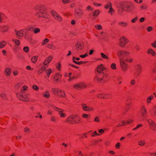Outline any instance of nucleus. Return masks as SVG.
<instances>
[{
	"mask_svg": "<svg viewBox=\"0 0 156 156\" xmlns=\"http://www.w3.org/2000/svg\"><path fill=\"white\" fill-rule=\"evenodd\" d=\"M35 16L37 17H43L46 19H49L50 16L44 11L37 12L35 13Z\"/></svg>",
	"mask_w": 156,
	"mask_h": 156,
	"instance_id": "nucleus-1",
	"label": "nucleus"
},
{
	"mask_svg": "<svg viewBox=\"0 0 156 156\" xmlns=\"http://www.w3.org/2000/svg\"><path fill=\"white\" fill-rule=\"evenodd\" d=\"M120 66L122 71L125 72L128 68V64L122 58H119Z\"/></svg>",
	"mask_w": 156,
	"mask_h": 156,
	"instance_id": "nucleus-2",
	"label": "nucleus"
},
{
	"mask_svg": "<svg viewBox=\"0 0 156 156\" xmlns=\"http://www.w3.org/2000/svg\"><path fill=\"white\" fill-rule=\"evenodd\" d=\"M130 54L129 52L126 51L120 50L118 51L117 53V56L120 58L122 57H125L128 56Z\"/></svg>",
	"mask_w": 156,
	"mask_h": 156,
	"instance_id": "nucleus-3",
	"label": "nucleus"
},
{
	"mask_svg": "<svg viewBox=\"0 0 156 156\" xmlns=\"http://www.w3.org/2000/svg\"><path fill=\"white\" fill-rule=\"evenodd\" d=\"M29 95L28 94H25L24 96L20 94L17 95L18 98L23 101H29Z\"/></svg>",
	"mask_w": 156,
	"mask_h": 156,
	"instance_id": "nucleus-4",
	"label": "nucleus"
},
{
	"mask_svg": "<svg viewBox=\"0 0 156 156\" xmlns=\"http://www.w3.org/2000/svg\"><path fill=\"white\" fill-rule=\"evenodd\" d=\"M128 41V40L126 37H121L119 39L120 46L122 47H123Z\"/></svg>",
	"mask_w": 156,
	"mask_h": 156,
	"instance_id": "nucleus-5",
	"label": "nucleus"
},
{
	"mask_svg": "<svg viewBox=\"0 0 156 156\" xmlns=\"http://www.w3.org/2000/svg\"><path fill=\"white\" fill-rule=\"evenodd\" d=\"M80 121V119H79L77 121L75 120L74 116L71 115L69 116L66 120V122L70 123H79Z\"/></svg>",
	"mask_w": 156,
	"mask_h": 156,
	"instance_id": "nucleus-6",
	"label": "nucleus"
},
{
	"mask_svg": "<svg viewBox=\"0 0 156 156\" xmlns=\"http://www.w3.org/2000/svg\"><path fill=\"white\" fill-rule=\"evenodd\" d=\"M51 13L52 16L56 20L59 22L62 21V18L55 11L52 10L51 11Z\"/></svg>",
	"mask_w": 156,
	"mask_h": 156,
	"instance_id": "nucleus-7",
	"label": "nucleus"
},
{
	"mask_svg": "<svg viewBox=\"0 0 156 156\" xmlns=\"http://www.w3.org/2000/svg\"><path fill=\"white\" fill-rule=\"evenodd\" d=\"M15 32L17 36L19 37H23L27 34V32L25 29H22L18 31L15 30Z\"/></svg>",
	"mask_w": 156,
	"mask_h": 156,
	"instance_id": "nucleus-8",
	"label": "nucleus"
},
{
	"mask_svg": "<svg viewBox=\"0 0 156 156\" xmlns=\"http://www.w3.org/2000/svg\"><path fill=\"white\" fill-rule=\"evenodd\" d=\"M55 110L58 112L61 117H65L66 115V111L61 108H56Z\"/></svg>",
	"mask_w": 156,
	"mask_h": 156,
	"instance_id": "nucleus-9",
	"label": "nucleus"
},
{
	"mask_svg": "<svg viewBox=\"0 0 156 156\" xmlns=\"http://www.w3.org/2000/svg\"><path fill=\"white\" fill-rule=\"evenodd\" d=\"M9 26L7 24H3L0 26V32L1 33L7 32L9 29Z\"/></svg>",
	"mask_w": 156,
	"mask_h": 156,
	"instance_id": "nucleus-10",
	"label": "nucleus"
},
{
	"mask_svg": "<svg viewBox=\"0 0 156 156\" xmlns=\"http://www.w3.org/2000/svg\"><path fill=\"white\" fill-rule=\"evenodd\" d=\"M136 69L137 72L135 73V76L137 77L140 75L141 73L142 70V67L141 65L140 64H138L136 65Z\"/></svg>",
	"mask_w": 156,
	"mask_h": 156,
	"instance_id": "nucleus-11",
	"label": "nucleus"
},
{
	"mask_svg": "<svg viewBox=\"0 0 156 156\" xmlns=\"http://www.w3.org/2000/svg\"><path fill=\"white\" fill-rule=\"evenodd\" d=\"M147 121L149 123L150 128L154 131H156V124L151 119H147Z\"/></svg>",
	"mask_w": 156,
	"mask_h": 156,
	"instance_id": "nucleus-12",
	"label": "nucleus"
},
{
	"mask_svg": "<svg viewBox=\"0 0 156 156\" xmlns=\"http://www.w3.org/2000/svg\"><path fill=\"white\" fill-rule=\"evenodd\" d=\"M45 7L44 5H38L35 6L34 9L39 11H45Z\"/></svg>",
	"mask_w": 156,
	"mask_h": 156,
	"instance_id": "nucleus-13",
	"label": "nucleus"
},
{
	"mask_svg": "<svg viewBox=\"0 0 156 156\" xmlns=\"http://www.w3.org/2000/svg\"><path fill=\"white\" fill-rule=\"evenodd\" d=\"M62 75L59 73H56L53 78V80L58 82L61 81L62 79Z\"/></svg>",
	"mask_w": 156,
	"mask_h": 156,
	"instance_id": "nucleus-14",
	"label": "nucleus"
},
{
	"mask_svg": "<svg viewBox=\"0 0 156 156\" xmlns=\"http://www.w3.org/2000/svg\"><path fill=\"white\" fill-rule=\"evenodd\" d=\"M53 58V56L52 55H50L47 57L43 62V65L46 66L49 63Z\"/></svg>",
	"mask_w": 156,
	"mask_h": 156,
	"instance_id": "nucleus-15",
	"label": "nucleus"
},
{
	"mask_svg": "<svg viewBox=\"0 0 156 156\" xmlns=\"http://www.w3.org/2000/svg\"><path fill=\"white\" fill-rule=\"evenodd\" d=\"M84 46V43L82 42H78L75 45V48L78 50H80L83 49Z\"/></svg>",
	"mask_w": 156,
	"mask_h": 156,
	"instance_id": "nucleus-16",
	"label": "nucleus"
},
{
	"mask_svg": "<svg viewBox=\"0 0 156 156\" xmlns=\"http://www.w3.org/2000/svg\"><path fill=\"white\" fill-rule=\"evenodd\" d=\"M147 53L148 55H151L153 56H155L156 55V53L153 49L152 48H148L147 51Z\"/></svg>",
	"mask_w": 156,
	"mask_h": 156,
	"instance_id": "nucleus-17",
	"label": "nucleus"
},
{
	"mask_svg": "<svg viewBox=\"0 0 156 156\" xmlns=\"http://www.w3.org/2000/svg\"><path fill=\"white\" fill-rule=\"evenodd\" d=\"M45 72L46 74L47 77L49 78L50 77L51 74L53 73V71L51 69L48 68L47 69H46Z\"/></svg>",
	"mask_w": 156,
	"mask_h": 156,
	"instance_id": "nucleus-18",
	"label": "nucleus"
},
{
	"mask_svg": "<svg viewBox=\"0 0 156 156\" xmlns=\"http://www.w3.org/2000/svg\"><path fill=\"white\" fill-rule=\"evenodd\" d=\"M5 74L6 76H9L11 73V70L9 67L6 68L4 71Z\"/></svg>",
	"mask_w": 156,
	"mask_h": 156,
	"instance_id": "nucleus-19",
	"label": "nucleus"
},
{
	"mask_svg": "<svg viewBox=\"0 0 156 156\" xmlns=\"http://www.w3.org/2000/svg\"><path fill=\"white\" fill-rule=\"evenodd\" d=\"M105 69L103 67V65L102 64H101L98 66L97 71L98 72L101 73Z\"/></svg>",
	"mask_w": 156,
	"mask_h": 156,
	"instance_id": "nucleus-20",
	"label": "nucleus"
},
{
	"mask_svg": "<svg viewBox=\"0 0 156 156\" xmlns=\"http://www.w3.org/2000/svg\"><path fill=\"white\" fill-rule=\"evenodd\" d=\"M73 62L77 64L80 65L81 64H84L87 63L86 62H84V61H80V62H77L75 61V57H73Z\"/></svg>",
	"mask_w": 156,
	"mask_h": 156,
	"instance_id": "nucleus-21",
	"label": "nucleus"
},
{
	"mask_svg": "<svg viewBox=\"0 0 156 156\" xmlns=\"http://www.w3.org/2000/svg\"><path fill=\"white\" fill-rule=\"evenodd\" d=\"M60 89L58 88H53L51 89V92L54 94L58 95V94Z\"/></svg>",
	"mask_w": 156,
	"mask_h": 156,
	"instance_id": "nucleus-22",
	"label": "nucleus"
},
{
	"mask_svg": "<svg viewBox=\"0 0 156 156\" xmlns=\"http://www.w3.org/2000/svg\"><path fill=\"white\" fill-rule=\"evenodd\" d=\"M154 97L153 95H151L147 97L146 98V101L147 104H149L151 103V101L154 99Z\"/></svg>",
	"mask_w": 156,
	"mask_h": 156,
	"instance_id": "nucleus-23",
	"label": "nucleus"
},
{
	"mask_svg": "<svg viewBox=\"0 0 156 156\" xmlns=\"http://www.w3.org/2000/svg\"><path fill=\"white\" fill-rule=\"evenodd\" d=\"M55 67L56 69L58 71H61L62 69V66L61 62H58L55 64Z\"/></svg>",
	"mask_w": 156,
	"mask_h": 156,
	"instance_id": "nucleus-24",
	"label": "nucleus"
},
{
	"mask_svg": "<svg viewBox=\"0 0 156 156\" xmlns=\"http://www.w3.org/2000/svg\"><path fill=\"white\" fill-rule=\"evenodd\" d=\"M7 43L6 41L3 40L0 42V48L5 47L7 45Z\"/></svg>",
	"mask_w": 156,
	"mask_h": 156,
	"instance_id": "nucleus-25",
	"label": "nucleus"
},
{
	"mask_svg": "<svg viewBox=\"0 0 156 156\" xmlns=\"http://www.w3.org/2000/svg\"><path fill=\"white\" fill-rule=\"evenodd\" d=\"M43 97H45L46 98H48L50 97V94L48 90L45 91L42 94Z\"/></svg>",
	"mask_w": 156,
	"mask_h": 156,
	"instance_id": "nucleus-26",
	"label": "nucleus"
},
{
	"mask_svg": "<svg viewBox=\"0 0 156 156\" xmlns=\"http://www.w3.org/2000/svg\"><path fill=\"white\" fill-rule=\"evenodd\" d=\"M28 89V87L26 85L23 86L20 90L21 93L23 94L25 92V91L27 90Z\"/></svg>",
	"mask_w": 156,
	"mask_h": 156,
	"instance_id": "nucleus-27",
	"label": "nucleus"
},
{
	"mask_svg": "<svg viewBox=\"0 0 156 156\" xmlns=\"http://www.w3.org/2000/svg\"><path fill=\"white\" fill-rule=\"evenodd\" d=\"M1 97L2 99L5 100H9V99L6 94L5 93H2L1 94Z\"/></svg>",
	"mask_w": 156,
	"mask_h": 156,
	"instance_id": "nucleus-28",
	"label": "nucleus"
},
{
	"mask_svg": "<svg viewBox=\"0 0 156 156\" xmlns=\"http://www.w3.org/2000/svg\"><path fill=\"white\" fill-rule=\"evenodd\" d=\"M65 95H66L65 92L64 91L60 90L58 96L62 97H65Z\"/></svg>",
	"mask_w": 156,
	"mask_h": 156,
	"instance_id": "nucleus-29",
	"label": "nucleus"
},
{
	"mask_svg": "<svg viewBox=\"0 0 156 156\" xmlns=\"http://www.w3.org/2000/svg\"><path fill=\"white\" fill-rule=\"evenodd\" d=\"M47 47L52 50L57 49V47L53 44H48L47 45Z\"/></svg>",
	"mask_w": 156,
	"mask_h": 156,
	"instance_id": "nucleus-30",
	"label": "nucleus"
},
{
	"mask_svg": "<svg viewBox=\"0 0 156 156\" xmlns=\"http://www.w3.org/2000/svg\"><path fill=\"white\" fill-rule=\"evenodd\" d=\"M115 13V10L112 8V7L109 8V10L108 11V13L111 15H113Z\"/></svg>",
	"mask_w": 156,
	"mask_h": 156,
	"instance_id": "nucleus-31",
	"label": "nucleus"
},
{
	"mask_svg": "<svg viewBox=\"0 0 156 156\" xmlns=\"http://www.w3.org/2000/svg\"><path fill=\"white\" fill-rule=\"evenodd\" d=\"M112 4L109 2H107V4L105 5V9H108L112 7Z\"/></svg>",
	"mask_w": 156,
	"mask_h": 156,
	"instance_id": "nucleus-32",
	"label": "nucleus"
},
{
	"mask_svg": "<svg viewBox=\"0 0 156 156\" xmlns=\"http://www.w3.org/2000/svg\"><path fill=\"white\" fill-rule=\"evenodd\" d=\"M113 96L111 93L105 94V98L109 99L111 98Z\"/></svg>",
	"mask_w": 156,
	"mask_h": 156,
	"instance_id": "nucleus-33",
	"label": "nucleus"
},
{
	"mask_svg": "<svg viewBox=\"0 0 156 156\" xmlns=\"http://www.w3.org/2000/svg\"><path fill=\"white\" fill-rule=\"evenodd\" d=\"M46 70V68L44 66H42L41 67L39 68L38 70V72L39 74H41L43 73L44 71Z\"/></svg>",
	"mask_w": 156,
	"mask_h": 156,
	"instance_id": "nucleus-34",
	"label": "nucleus"
},
{
	"mask_svg": "<svg viewBox=\"0 0 156 156\" xmlns=\"http://www.w3.org/2000/svg\"><path fill=\"white\" fill-rule=\"evenodd\" d=\"M13 42L16 45L18 46L20 44V41L17 39H13L12 40Z\"/></svg>",
	"mask_w": 156,
	"mask_h": 156,
	"instance_id": "nucleus-35",
	"label": "nucleus"
},
{
	"mask_svg": "<svg viewBox=\"0 0 156 156\" xmlns=\"http://www.w3.org/2000/svg\"><path fill=\"white\" fill-rule=\"evenodd\" d=\"M119 24L122 27H126L128 25V23L127 22H119Z\"/></svg>",
	"mask_w": 156,
	"mask_h": 156,
	"instance_id": "nucleus-36",
	"label": "nucleus"
},
{
	"mask_svg": "<svg viewBox=\"0 0 156 156\" xmlns=\"http://www.w3.org/2000/svg\"><path fill=\"white\" fill-rule=\"evenodd\" d=\"M100 14V11L99 10H95L93 12V16L95 17L98 16Z\"/></svg>",
	"mask_w": 156,
	"mask_h": 156,
	"instance_id": "nucleus-37",
	"label": "nucleus"
},
{
	"mask_svg": "<svg viewBox=\"0 0 156 156\" xmlns=\"http://www.w3.org/2000/svg\"><path fill=\"white\" fill-rule=\"evenodd\" d=\"M95 28L98 30H102V26L100 24H97L95 26Z\"/></svg>",
	"mask_w": 156,
	"mask_h": 156,
	"instance_id": "nucleus-38",
	"label": "nucleus"
},
{
	"mask_svg": "<svg viewBox=\"0 0 156 156\" xmlns=\"http://www.w3.org/2000/svg\"><path fill=\"white\" fill-rule=\"evenodd\" d=\"M37 56H34L31 58V61L32 62L34 63H35L37 60Z\"/></svg>",
	"mask_w": 156,
	"mask_h": 156,
	"instance_id": "nucleus-39",
	"label": "nucleus"
},
{
	"mask_svg": "<svg viewBox=\"0 0 156 156\" xmlns=\"http://www.w3.org/2000/svg\"><path fill=\"white\" fill-rule=\"evenodd\" d=\"M33 89L36 91H38L39 90V87L38 86L36 85H34L32 87Z\"/></svg>",
	"mask_w": 156,
	"mask_h": 156,
	"instance_id": "nucleus-40",
	"label": "nucleus"
},
{
	"mask_svg": "<svg viewBox=\"0 0 156 156\" xmlns=\"http://www.w3.org/2000/svg\"><path fill=\"white\" fill-rule=\"evenodd\" d=\"M80 89L84 88L87 87V85L85 83L83 82H82L79 83Z\"/></svg>",
	"mask_w": 156,
	"mask_h": 156,
	"instance_id": "nucleus-41",
	"label": "nucleus"
},
{
	"mask_svg": "<svg viewBox=\"0 0 156 156\" xmlns=\"http://www.w3.org/2000/svg\"><path fill=\"white\" fill-rule=\"evenodd\" d=\"M97 97L99 98H104L105 94L102 93H99L97 94Z\"/></svg>",
	"mask_w": 156,
	"mask_h": 156,
	"instance_id": "nucleus-42",
	"label": "nucleus"
},
{
	"mask_svg": "<svg viewBox=\"0 0 156 156\" xmlns=\"http://www.w3.org/2000/svg\"><path fill=\"white\" fill-rule=\"evenodd\" d=\"M49 41V40L48 38H46L44 40L42 43L43 45H44L46 44Z\"/></svg>",
	"mask_w": 156,
	"mask_h": 156,
	"instance_id": "nucleus-43",
	"label": "nucleus"
},
{
	"mask_svg": "<svg viewBox=\"0 0 156 156\" xmlns=\"http://www.w3.org/2000/svg\"><path fill=\"white\" fill-rule=\"evenodd\" d=\"M101 55L102 58L104 59H108L109 57L104 53H101Z\"/></svg>",
	"mask_w": 156,
	"mask_h": 156,
	"instance_id": "nucleus-44",
	"label": "nucleus"
},
{
	"mask_svg": "<svg viewBox=\"0 0 156 156\" xmlns=\"http://www.w3.org/2000/svg\"><path fill=\"white\" fill-rule=\"evenodd\" d=\"M40 32V29L39 28H36L34 30V32L35 34L39 33Z\"/></svg>",
	"mask_w": 156,
	"mask_h": 156,
	"instance_id": "nucleus-45",
	"label": "nucleus"
},
{
	"mask_svg": "<svg viewBox=\"0 0 156 156\" xmlns=\"http://www.w3.org/2000/svg\"><path fill=\"white\" fill-rule=\"evenodd\" d=\"M5 16V14L1 12H0V23H1L2 20V18Z\"/></svg>",
	"mask_w": 156,
	"mask_h": 156,
	"instance_id": "nucleus-46",
	"label": "nucleus"
},
{
	"mask_svg": "<svg viewBox=\"0 0 156 156\" xmlns=\"http://www.w3.org/2000/svg\"><path fill=\"white\" fill-rule=\"evenodd\" d=\"M111 67L113 70H116V64L115 63H112L111 65Z\"/></svg>",
	"mask_w": 156,
	"mask_h": 156,
	"instance_id": "nucleus-47",
	"label": "nucleus"
},
{
	"mask_svg": "<svg viewBox=\"0 0 156 156\" xmlns=\"http://www.w3.org/2000/svg\"><path fill=\"white\" fill-rule=\"evenodd\" d=\"M141 113L143 116H145V113L146 112V110L144 108H142L141 110Z\"/></svg>",
	"mask_w": 156,
	"mask_h": 156,
	"instance_id": "nucleus-48",
	"label": "nucleus"
},
{
	"mask_svg": "<svg viewBox=\"0 0 156 156\" xmlns=\"http://www.w3.org/2000/svg\"><path fill=\"white\" fill-rule=\"evenodd\" d=\"M73 87L75 89H80L79 83L74 85L73 86Z\"/></svg>",
	"mask_w": 156,
	"mask_h": 156,
	"instance_id": "nucleus-49",
	"label": "nucleus"
},
{
	"mask_svg": "<svg viewBox=\"0 0 156 156\" xmlns=\"http://www.w3.org/2000/svg\"><path fill=\"white\" fill-rule=\"evenodd\" d=\"M121 7L122 10L126 11V8H127V6L126 4H124L121 5Z\"/></svg>",
	"mask_w": 156,
	"mask_h": 156,
	"instance_id": "nucleus-50",
	"label": "nucleus"
},
{
	"mask_svg": "<svg viewBox=\"0 0 156 156\" xmlns=\"http://www.w3.org/2000/svg\"><path fill=\"white\" fill-rule=\"evenodd\" d=\"M126 61L127 62L132 63L133 62V59L132 58H126Z\"/></svg>",
	"mask_w": 156,
	"mask_h": 156,
	"instance_id": "nucleus-51",
	"label": "nucleus"
},
{
	"mask_svg": "<svg viewBox=\"0 0 156 156\" xmlns=\"http://www.w3.org/2000/svg\"><path fill=\"white\" fill-rule=\"evenodd\" d=\"M151 45L153 48H156V40L152 42Z\"/></svg>",
	"mask_w": 156,
	"mask_h": 156,
	"instance_id": "nucleus-52",
	"label": "nucleus"
},
{
	"mask_svg": "<svg viewBox=\"0 0 156 156\" xmlns=\"http://www.w3.org/2000/svg\"><path fill=\"white\" fill-rule=\"evenodd\" d=\"M91 136H100V134H98L96 131H95L94 132L91 133Z\"/></svg>",
	"mask_w": 156,
	"mask_h": 156,
	"instance_id": "nucleus-53",
	"label": "nucleus"
},
{
	"mask_svg": "<svg viewBox=\"0 0 156 156\" xmlns=\"http://www.w3.org/2000/svg\"><path fill=\"white\" fill-rule=\"evenodd\" d=\"M75 153L77 156H83V154H81V152L80 151H75Z\"/></svg>",
	"mask_w": 156,
	"mask_h": 156,
	"instance_id": "nucleus-54",
	"label": "nucleus"
},
{
	"mask_svg": "<svg viewBox=\"0 0 156 156\" xmlns=\"http://www.w3.org/2000/svg\"><path fill=\"white\" fill-rule=\"evenodd\" d=\"M133 121V120L131 119H129L128 120H126V124H131L132 123Z\"/></svg>",
	"mask_w": 156,
	"mask_h": 156,
	"instance_id": "nucleus-55",
	"label": "nucleus"
},
{
	"mask_svg": "<svg viewBox=\"0 0 156 156\" xmlns=\"http://www.w3.org/2000/svg\"><path fill=\"white\" fill-rule=\"evenodd\" d=\"M51 120L52 122H56L57 121L56 118L55 116H52L51 118Z\"/></svg>",
	"mask_w": 156,
	"mask_h": 156,
	"instance_id": "nucleus-56",
	"label": "nucleus"
},
{
	"mask_svg": "<svg viewBox=\"0 0 156 156\" xmlns=\"http://www.w3.org/2000/svg\"><path fill=\"white\" fill-rule=\"evenodd\" d=\"M138 18L137 16H136L133 19H132L131 20V22L132 23H135L137 20Z\"/></svg>",
	"mask_w": 156,
	"mask_h": 156,
	"instance_id": "nucleus-57",
	"label": "nucleus"
},
{
	"mask_svg": "<svg viewBox=\"0 0 156 156\" xmlns=\"http://www.w3.org/2000/svg\"><path fill=\"white\" fill-rule=\"evenodd\" d=\"M142 125L141 124H138L136 126L135 128H133V130H135L139 128L140 127L142 126Z\"/></svg>",
	"mask_w": 156,
	"mask_h": 156,
	"instance_id": "nucleus-58",
	"label": "nucleus"
},
{
	"mask_svg": "<svg viewBox=\"0 0 156 156\" xmlns=\"http://www.w3.org/2000/svg\"><path fill=\"white\" fill-rule=\"evenodd\" d=\"M122 80V77L121 76H119L118 77L117 79V80L118 82H119L118 83L120 84L122 82L121 81Z\"/></svg>",
	"mask_w": 156,
	"mask_h": 156,
	"instance_id": "nucleus-59",
	"label": "nucleus"
},
{
	"mask_svg": "<svg viewBox=\"0 0 156 156\" xmlns=\"http://www.w3.org/2000/svg\"><path fill=\"white\" fill-rule=\"evenodd\" d=\"M136 83V80L135 79H132L130 81V84L132 86L134 85Z\"/></svg>",
	"mask_w": 156,
	"mask_h": 156,
	"instance_id": "nucleus-60",
	"label": "nucleus"
},
{
	"mask_svg": "<svg viewBox=\"0 0 156 156\" xmlns=\"http://www.w3.org/2000/svg\"><path fill=\"white\" fill-rule=\"evenodd\" d=\"M29 50V48L28 47H25L23 48V51L26 52H28Z\"/></svg>",
	"mask_w": 156,
	"mask_h": 156,
	"instance_id": "nucleus-61",
	"label": "nucleus"
},
{
	"mask_svg": "<svg viewBox=\"0 0 156 156\" xmlns=\"http://www.w3.org/2000/svg\"><path fill=\"white\" fill-rule=\"evenodd\" d=\"M138 144L140 146H143L145 144V142L144 140H141L139 142Z\"/></svg>",
	"mask_w": 156,
	"mask_h": 156,
	"instance_id": "nucleus-62",
	"label": "nucleus"
},
{
	"mask_svg": "<svg viewBox=\"0 0 156 156\" xmlns=\"http://www.w3.org/2000/svg\"><path fill=\"white\" fill-rule=\"evenodd\" d=\"M62 3L63 4H68L70 3V0H62Z\"/></svg>",
	"mask_w": 156,
	"mask_h": 156,
	"instance_id": "nucleus-63",
	"label": "nucleus"
},
{
	"mask_svg": "<svg viewBox=\"0 0 156 156\" xmlns=\"http://www.w3.org/2000/svg\"><path fill=\"white\" fill-rule=\"evenodd\" d=\"M153 29V28L151 27H148L147 28V31L148 32H150L151 31H152Z\"/></svg>",
	"mask_w": 156,
	"mask_h": 156,
	"instance_id": "nucleus-64",
	"label": "nucleus"
}]
</instances>
